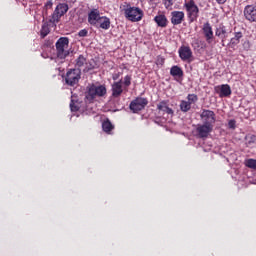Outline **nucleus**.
I'll return each mask as SVG.
<instances>
[{"instance_id":"12","label":"nucleus","mask_w":256,"mask_h":256,"mask_svg":"<svg viewBox=\"0 0 256 256\" xmlns=\"http://www.w3.org/2000/svg\"><path fill=\"white\" fill-rule=\"evenodd\" d=\"M203 35L206 39V42L208 45H211L213 43V27H211V24L209 22H206L203 24L202 27Z\"/></svg>"},{"instance_id":"11","label":"nucleus","mask_w":256,"mask_h":256,"mask_svg":"<svg viewBox=\"0 0 256 256\" xmlns=\"http://www.w3.org/2000/svg\"><path fill=\"white\" fill-rule=\"evenodd\" d=\"M244 17L250 23H256V5H247L244 8Z\"/></svg>"},{"instance_id":"30","label":"nucleus","mask_w":256,"mask_h":256,"mask_svg":"<svg viewBox=\"0 0 256 256\" xmlns=\"http://www.w3.org/2000/svg\"><path fill=\"white\" fill-rule=\"evenodd\" d=\"M123 85H125V87H129L131 85V76L130 75H126L124 77Z\"/></svg>"},{"instance_id":"24","label":"nucleus","mask_w":256,"mask_h":256,"mask_svg":"<svg viewBox=\"0 0 256 256\" xmlns=\"http://www.w3.org/2000/svg\"><path fill=\"white\" fill-rule=\"evenodd\" d=\"M102 129L105 133H111L113 131L114 127L111 121L106 120L102 123Z\"/></svg>"},{"instance_id":"38","label":"nucleus","mask_w":256,"mask_h":256,"mask_svg":"<svg viewBox=\"0 0 256 256\" xmlns=\"http://www.w3.org/2000/svg\"><path fill=\"white\" fill-rule=\"evenodd\" d=\"M116 79H119V74L113 76V80L116 81Z\"/></svg>"},{"instance_id":"17","label":"nucleus","mask_w":256,"mask_h":256,"mask_svg":"<svg viewBox=\"0 0 256 256\" xmlns=\"http://www.w3.org/2000/svg\"><path fill=\"white\" fill-rule=\"evenodd\" d=\"M123 94V80H120L118 82H114L112 84V97H121Z\"/></svg>"},{"instance_id":"3","label":"nucleus","mask_w":256,"mask_h":256,"mask_svg":"<svg viewBox=\"0 0 256 256\" xmlns=\"http://www.w3.org/2000/svg\"><path fill=\"white\" fill-rule=\"evenodd\" d=\"M125 17L129 21H132L133 23H137V21H141L143 19V10L139 7H131L128 6L125 10Z\"/></svg>"},{"instance_id":"15","label":"nucleus","mask_w":256,"mask_h":256,"mask_svg":"<svg viewBox=\"0 0 256 256\" xmlns=\"http://www.w3.org/2000/svg\"><path fill=\"white\" fill-rule=\"evenodd\" d=\"M185 20V12L173 11L171 12V23L172 25H181Z\"/></svg>"},{"instance_id":"13","label":"nucleus","mask_w":256,"mask_h":256,"mask_svg":"<svg viewBox=\"0 0 256 256\" xmlns=\"http://www.w3.org/2000/svg\"><path fill=\"white\" fill-rule=\"evenodd\" d=\"M178 53L182 61H189L193 57V51L189 46H181Z\"/></svg>"},{"instance_id":"31","label":"nucleus","mask_w":256,"mask_h":256,"mask_svg":"<svg viewBox=\"0 0 256 256\" xmlns=\"http://www.w3.org/2000/svg\"><path fill=\"white\" fill-rule=\"evenodd\" d=\"M89 35V31L87 29H82L78 32L79 37H87Z\"/></svg>"},{"instance_id":"25","label":"nucleus","mask_w":256,"mask_h":256,"mask_svg":"<svg viewBox=\"0 0 256 256\" xmlns=\"http://www.w3.org/2000/svg\"><path fill=\"white\" fill-rule=\"evenodd\" d=\"M85 65H87V58H85V56H83V55H80L76 59V67H78V69H80V67H85Z\"/></svg>"},{"instance_id":"6","label":"nucleus","mask_w":256,"mask_h":256,"mask_svg":"<svg viewBox=\"0 0 256 256\" xmlns=\"http://www.w3.org/2000/svg\"><path fill=\"white\" fill-rule=\"evenodd\" d=\"M79 79H81V70L79 69H72L66 73V84L71 87L77 85L79 83Z\"/></svg>"},{"instance_id":"16","label":"nucleus","mask_w":256,"mask_h":256,"mask_svg":"<svg viewBox=\"0 0 256 256\" xmlns=\"http://www.w3.org/2000/svg\"><path fill=\"white\" fill-rule=\"evenodd\" d=\"M215 35L221 39L222 47H225V41L227 40V28L222 24L219 25L215 30Z\"/></svg>"},{"instance_id":"35","label":"nucleus","mask_w":256,"mask_h":256,"mask_svg":"<svg viewBox=\"0 0 256 256\" xmlns=\"http://www.w3.org/2000/svg\"><path fill=\"white\" fill-rule=\"evenodd\" d=\"M228 127L230 129H235V120H230L229 123H228Z\"/></svg>"},{"instance_id":"18","label":"nucleus","mask_w":256,"mask_h":256,"mask_svg":"<svg viewBox=\"0 0 256 256\" xmlns=\"http://www.w3.org/2000/svg\"><path fill=\"white\" fill-rule=\"evenodd\" d=\"M94 27H96V29H104L107 31L111 27V19H109L107 16H102L98 24H96Z\"/></svg>"},{"instance_id":"9","label":"nucleus","mask_w":256,"mask_h":256,"mask_svg":"<svg viewBox=\"0 0 256 256\" xmlns=\"http://www.w3.org/2000/svg\"><path fill=\"white\" fill-rule=\"evenodd\" d=\"M102 17L103 16H101V11H99L98 8L90 9V11L88 12L89 25H91L92 27H95L96 25L99 24V21Z\"/></svg>"},{"instance_id":"2","label":"nucleus","mask_w":256,"mask_h":256,"mask_svg":"<svg viewBox=\"0 0 256 256\" xmlns=\"http://www.w3.org/2000/svg\"><path fill=\"white\" fill-rule=\"evenodd\" d=\"M69 38L61 37L56 42L57 57L59 59H65L69 56Z\"/></svg>"},{"instance_id":"36","label":"nucleus","mask_w":256,"mask_h":256,"mask_svg":"<svg viewBox=\"0 0 256 256\" xmlns=\"http://www.w3.org/2000/svg\"><path fill=\"white\" fill-rule=\"evenodd\" d=\"M219 5H225L227 3V0H216Z\"/></svg>"},{"instance_id":"27","label":"nucleus","mask_w":256,"mask_h":256,"mask_svg":"<svg viewBox=\"0 0 256 256\" xmlns=\"http://www.w3.org/2000/svg\"><path fill=\"white\" fill-rule=\"evenodd\" d=\"M48 33H50L49 25L43 24V25H42V28H41V31H40V35H41L42 39H45V36H46Z\"/></svg>"},{"instance_id":"28","label":"nucleus","mask_w":256,"mask_h":256,"mask_svg":"<svg viewBox=\"0 0 256 256\" xmlns=\"http://www.w3.org/2000/svg\"><path fill=\"white\" fill-rule=\"evenodd\" d=\"M246 167H249V169H256V160L255 159H248L245 161Z\"/></svg>"},{"instance_id":"26","label":"nucleus","mask_w":256,"mask_h":256,"mask_svg":"<svg viewBox=\"0 0 256 256\" xmlns=\"http://www.w3.org/2000/svg\"><path fill=\"white\" fill-rule=\"evenodd\" d=\"M187 101L190 105H193L199 101V97H197V94H188Z\"/></svg>"},{"instance_id":"20","label":"nucleus","mask_w":256,"mask_h":256,"mask_svg":"<svg viewBox=\"0 0 256 256\" xmlns=\"http://www.w3.org/2000/svg\"><path fill=\"white\" fill-rule=\"evenodd\" d=\"M241 39H243V33L235 32L234 37H232L230 39V42L228 44L229 47H231V49H235V47H237V45H239V43H241Z\"/></svg>"},{"instance_id":"29","label":"nucleus","mask_w":256,"mask_h":256,"mask_svg":"<svg viewBox=\"0 0 256 256\" xmlns=\"http://www.w3.org/2000/svg\"><path fill=\"white\" fill-rule=\"evenodd\" d=\"M175 4V0H164V5L167 9H171Z\"/></svg>"},{"instance_id":"10","label":"nucleus","mask_w":256,"mask_h":256,"mask_svg":"<svg viewBox=\"0 0 256 256\" xmlns=\"http://www.w3.org/2000/svg\"><path fill=\"white\" fill-rule=\"evenodd\" d=\"M212 131L213 126H209L207 124H198L196 127V133L200 139H207Z\"/></svg>"},{"instance_id":"8","label":"nucleus","mask_w":256,"mask_h":256,"mask_svg":"<svg viewBox=\"0 0 256 256\" xmlns=\"http://www.w3.org/2000/svg\"><path fill=\"white\" fill-rule=\"evenodd\" d=\"M148 103L149 101L146 98H136L130 103L129 107L134 113H139V111H143L144 107H147Z\"/></svg>"},{"instance_id":"33","label":"nucleus","mask_w":256,"mask_h":256,"mask_svg":"<svg viewBox=\"0 0 256 256\" xmlns=\"http://www.w3.org/2000/svg\"><path fill=\"white\" fill-rule=\"evenodd\" d=\"M45 9H53V0H48L46 3H45Z\"/></svg>"},{"instance_id":"14","label":"nucleus","mask_w":256,"mask_h":256,"mask_svg":"<svg viewBox=\"0 0 256 256\" xmlns=\"http://www.w3.org/2000/svg\"><path fill=\"white\" fill-rule=\"evenodd\" d=\"M214 90L219 97H229L231 95V86L229 84L215 86Z\"/></svg>"},{"instance_id":"5","label":"nucleus","mask_w":256,"mask_h":256,"mask_svg":"<svg viewBox=\"0 0 256 256\" xmlns=\"http://www.w3.org/2000/svg\"><path fill=\"white\" fill-rule=\"evenodd\" d=\"M184 7L187 11L189 19L195 21L199 17V7L195 4V0H185Z\"/></svg>"},{"instance_id":"22","label":"nucleus","mask_w":256,"mask_h":256,"mask_svg":"<svg viewBox=\"0 0 256 256\" xmlns=\"http://www.w3.org/2000/svg\"><path fill=\"white\" fill-rule=\"evenodd\" d=\"M170 75L174 77V79H181V77H183V69L177 65L172 66L170 69Z\"/></svg>"},{"instance_id":"21","label":"nucleus","mask_w":256,"mask_h":256,"mask_svg":"<svg viewBox=\"0 0 256 256\" xmlns=\"http://www.w3.org/2000/svg\"><path fill=\"white\" fill-rule=\"evenodd\" d=\"M158 111H163V113H167V115H173L174 111L169 107V103L165 100L161 101L157 104Z\"/></svg>"},{"instance_id":"32","label":"nucleus","mask_w":256,"mask_h":256,"mask_svg":"<svg viewBox=\"0 0 256 256\" xmlns=\"http://www.w3.org/2000/svg\"><path fill=\"white\" fill-rule=\"evenodd\" d=\"M164 64H165V58L158 56L156 60V65H160L162 67V65Z\"/></svg>"},{"instance_id":"1","label":"nucleus","mask_w":256,"mask_h":256,"mask_svg":"<svg viewBox=\"0 0 256 256\" xmlns=\"http://www.w3.org/2000/svg\"><path fill=\"white\" fill-rule=\"evenodd\" d=\"M67 11H69V5L67 3H59L56 6L54 12L52 13L49 22L52 23L53 25H57V23L61 21L63 15L67 13Z\"/></svg>"},{"instance_id":"4","label":"nucleus","mask_w":256,"mask_h":256,"mask_svg":"<svg viewBox=\"0 0 256 256\" xmlns=\"http://www.w3.org/2000/svg\"><path fill=\"white\" fill-rule=\"evenodd\" d=\"M104 95H107V88L105 86L92 85L86 94V99L87 101H93L95 97H104Z\"/></svg>"},{"instance_id":"7","label":"nucleus","mask_w":256,"mask_h":256,"mask_svg":"<svg viewBox=\"0 0 256 256\" xmlns=\"http://www.w3.org/2000/svg\"><path fill=\"white\" fill-rule=\"evenodd\" d=\"M200 119L204 125H208L210 127H214L215 121H217L215 112L212 110H203L200 114Z\"/></svg>"},{"instance_id":"19","label":"nucleus","mask_w":256,"mask_h":256,"mask_svg":"<svg viewBox=\"0 0 256 256\" xmlns=\"http://www.w3.org/2000/svg\"><path fill=\"white\" fill-rule=\"evenodd\" d=\"M155 23L158 25V27H162V29H165L167 25H169V20H167V16L165 14H158L154 17Z\"/></svg>"},{"instance_id":"37","label":"nucleus","mask_w":256,"mask_h":256,"mask_svg":"<svg viewBox=\"0 0 256 256\" xmlns=\"http://www.w3.org/2000/svg\"><path fill=\"white\" fill-rule=\"evenodd\" d=\"M250 141L248 142L249 145H251V143H255V136H250Z\"/></svg>"},{"instance_id":"34","label":"nucleus","mask_w":256,"mask_h":256,"mask_svg":"<svg viewBox=\"0 0 256 256\" xmlns=\"http://www.w3.org/2000/svg\"><path fill=\"white\" fill-rule=\"evenodd\" d=\"M70 109H71V111H79V106L75 105V103H73V101H71Z\"/></svg>"},{"instance_id":"23","label":"nucleus","mask_w":256,"mask_h":256,"mask_svg":"<svg viewBox=\"0 0 256 256\" xmlns=\"http://www.w3.org/2000/svg\"><path fill=\"white\" fill-rule=\"evenodd\" d=\"M180 111H182V113H187L188 111H191V104L186 100H182L180 102Z\"/></svg>"}]
</instances>
